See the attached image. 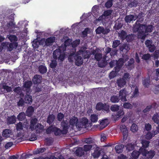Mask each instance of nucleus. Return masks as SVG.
<instances>
[{
  "label": "nucleus",
  "instance_id": "f257e3e1",
  "mask_svg": "<svg viewBox=\"0 0 159 159\" xmlns=\"http://www.w3.org/2000/svg\"><path fill=\"white\" fill-rule=\"evenodd\" d=\"M88 122L87 118H84L82 119L79 121L78 119L75 116L72 117L69 120V125L73 129L75 126L78 129L83 127H85Z\"/></svg>",
  "mask_w": 159,
  "mask_h": 159
},
{
  "label": "nucleus",
  "instance_id": "f03ea898",
  "mask_svg": "<svg viewBox=\"0 0 159 159\" xmlns=\"http://www.w3.org/2000/svg\"><path fill=\"white\" fill-rule=\"evenodd\" d=\"M66 50V47L61 46L54 50L53 53V58L55 60L58 58L61 61H63L65 57L64 52Z\"/></svg>",
  "mask_w": 159,
  "mask_h": 159
},
{
  "label": "nucleus",
  "instance_id": "7ed1b4c3",
  "mask_svg": "<svg viewBox=\"0 0 159 159\" xmlns=\"http://www.w3.org/2000/svg\"><path fill=\"white\" fill-rule=\"evenodd\" d=\"M124 63V60L123 58H120L117 61L113 60L111 61L109 64L110 67L112 68L115 65L116 66L114 70L116 72H119L122 67Z\"/></svg>",
  "mask_w": 159,
  "mask_h": 159
},
{
  "label": "nucleus",
  "instance_id": "20e7f679",
  "mask_svg": "<svg viewBox=\"0 0 159 159\" xmlns=\"http://www.w3.org/2000/svg\"><path fill=\"white\" fill-rule=\"evenodd\" d=\"M46 132L47 134H49L53 132L56 136L60 135L61 134H63L62 130L53 125H51L48 127L46 129Z\"/></svg>",
  "mask_w": 159,
  "mask_h": 159
},
{
  "label": "nucleus",
  "instance_id": "39448f33",
  "mask_svg": "<svg viewBox=\"0 0 159 159\" xmlns=\"http://www.w3.org/2000/svg\"><path fill=\"white\" fill-rule=\"evenodd\" d=\"M61 126L62 128V131L63 134H66L67 133L68 129L69 128L68 123L66 122V121H62L61 123Z\"/></svg>",
  "mask_w": 159,
  "mask_h": 159
},
{
  "label": "nucleus",
  "instance_id": "423d86ee",
  "mask_svg": "<svg viewBox=\"0 0 159 159\" xmlns=\"http://www.w3.org/2000/svg\"><path fill=\"white\" fill-rule=\"evenodd\" d=\"M109 29H104L103 27L101 26L98 27L95 30L96 34H107L109 32Z\"/></svg>",
  "mask_w": 159,
  "mask_h": 159
},
{
  "label": "nucleus",
  "instance_id": "0eeeda50",
  "mask_svg": "<svg viewBox=\"0 0 159 159\" xmlns=\"http://www.w3.org/2000/svg\"><path fill=\"white\" fill-rule=\"evenodd\" d=\"M126 91L125 89L121 90L119 93V97H120L121 100L123 101H126L127 100L126 98Z\"/></svg>",
  "mask_w": 159,
  "mask_h": 159
},
{
  "label": "nucleus",
  "instance_id": "6e6552de",
  "mask_svg": "<svg viewBox=\"0 0 159 159\" xmlns=\"http://www.w3.org/2000/svg\"><path fill=\"white\" fill-rule=\"evenodd\" d=\"M95 148L94 150V152L91 155L94 158H98L101 154V151L100 150V148L98 147L96 145H95L94 148Z\"/></svg>",
  "mask_w": 159,
  "mask_h": 159
},
{
  "label": "nucleus",
  "instance_id": "1a4fd4ad",
  "mask_svg": "<svg viewBox=\"0 0 159 159\" xmlns=\"http://www.w3.org/2000/svg\"><path fill=\"white\" fill-rule=\"evenodd\" d=\"M42 77L39 75H35L32 79V81L34 84H39L41 83Z\"/></svg>",
  "mask_w": 159,
  "mask_h": 159
},
{
  "label": "nucleus",
  "instance_id": "9d476101",
  "mask_svg": "<svg viewBox=\"0 0 159 159\" xmlns=\"http://www.w3.org/2000/svg\"><path fill=\"white\" fill-rule=\"evenodd\" d=\"M38 121L36 118H33L31 119L29 127V129L31 131H33L35 129L34 126L37 124Z\"/></svg>",
  "mask_w": 159,
  "mask_h": 159
},
{
  "label": "nucleus",
  "instance_id": "9b49d317",
  "mask_svg": "<svg viewBox=\"0 0 159 159\" xmlns=\"http://www.w3.org/2000/svg\"><path fill=\"white\" fill-rule=\"evenodd\" d=\"M12 133L11 130L9 129H6L3 130L2 135L3 137L6 138L10 137L12 135Z\"/></svg>",
  "mask_w": 159,
  "mask_h": 159
},
{
  "label": "nucleus",
  "instance_id": "f8f14e48",
  "mask_svg": "<svg viewBox=\"0 0 159 159\" xmlns=\"http://www.w3.org/2000/svg\"><path fill=\"white\" fill-rule=\"evenodd\" d=\"M16 120V117L13 115L8 117L7 120V124L8 125L15 123Z\"/></svg>",
  "mask_w": 159,
  "mask_h": 159
},
{
  "label": "nucleus",
  "instance_id": "ddd939ff",
  "mask_svg": "<svg viewBox=\"0 0 159 159\" xmlns=\"http://www.w3.org/2000/svg\"><path fill=\"white\" fill-rule=\"evenodd\" d=\"M55 40V37H50L47 39L45 41V45L49 46L52 45Z\"/></svg>",
  "mask_w": 159,
  "mask_h": 159
},
{
  "label": "nucleus",
  "instance_id": "4468645a",
  "mask_svg": "<svg viewBox=\"0 0 159 159\" xmlns=\"http://www.w3.org/2000/svg\"><path fill=\"white\" fill-rule=\"evenodd\" d=\"M136 19L135 16L131 14L126 15L125 18V21L127 23H130L133 20H135Z\"/></svg>",
  "mask_w": 159,
  "mask_h": 159
},
{
  "label": "nucleus",
  "instance_id": "2eb2a0df",
  "mask_svg": "<svg viewBox=\"0 0 159 159\" xmlns=\"http://www.w3.org/2000/svg\"><path fill=\"white\" fill-rule=\"evenodd\" d=\"M76 155L78 157H81L84 154V151L83 148L79 147L76 149L75 152Z\"/></svg>",
  "mask_w": 159,
  "mask_h": 159
},
{
  "label": "nucleus",
  "instance_id": "dca6fc26",
  "mask_svg": "<svg viewBox=\"0 0 159 159\" xmlns=\"http://www.w3.org/2000/svg\"><path fill=\"white\" fill-rule=\"evenodd\" d=\"M24 101L25 103L31 104L32 102V96L29 94H26L24 98Z\"/></svg>",
  "mask_w": 159,
  "mask_h": 159
},
{
  "label": "nucleus",
  "instance_id": "f3484780",
  "mask_svg": "<svg viewBox=\"0 0 159 159\" xmlns=\"http://www.w3.org/2000/svg\"><path fill=\"white\" fill-rule=\"evenodd\" d=\"M108 124V120L107 119L102 120L100 122V127L102 130L106 127Z\"/></svg>",
  "mask_w": 159,
  "mask_h": 159
},
{
  "label": "nucleus",
  "instance_id": "a211bd4d",
  "mask_svg": "<svg viewBox=\"0 0 159 159\" xmlns=\"http://www.w3.org/2000/svg\"><path fill=\"white\" fill-rule=\"evenodd\" d=\"M84 142L87 144L94 145L95 146V142L94 139L92 138H88L84 139Z\"/></svg>",
  "mask_w": 159,
  "mask_h": 159
},
{
  "label": "nucleus",
  "instance_id": "6ab92c4d",
  "mask_svg": "<svg viewBox=\"0 0 159 159\" xmlns=\"http://www.w3.org/2000/svg\"><path fill=\"white\" fill-rule=\"evenodd\" d=\"M55 118V116L54 115L49 114L48 116L47 122L49 125H51L54 121Z\"/></svg>",
  "mask_w": 159,
  "mask_h": 159
},
{
  "label": "nucleus",
  "instance_id": "aec40b11",
  "mask_svg": "<svg viewBox=\"0 0 159 159\" xmlns=\"http://www.w3.org/2000/svg\"><path fill=\"white\" fill-rule=\"evenodd\" d=\"M117 84L118 86L120 88L124 87L126 84V80L125 79L120 78L117 80Z\"/></svg>",
  "mask_w": 159,
  "mask_h": 159
},
{
  "label": "nucleus",
  "instance_id": "412c9836",
  "mask_svg": "<svg viewBox=\"0 0 159 159\" xmlns=\"http://www.w3.org/2000/svg\"><path fill=\"white\" fill-rule=\"evenodd\" d=\"M34 111V108L32 106H30L28 107L26 111L27 116L29 117L31 116Z\"/></svg>",
  "mask_w": 159,
  "mask_h": 159
},
{
  "label": "nucleus",
  "instance_id": "4be33fe9",
  "mask_svg": "<svg viewBox=\"0 0 159 159\" xmlns=\"http://www.w3.org/2000/svg\"><path fill=\"white\" fill-rule=\"evenodd\" d=\"M80 52H82V56L83 57L84 59H88L90 57V52L89 51L81 50Z\"/></svg>",
  "mask_w": 159,
  "mask_h": 159
},
{
  "label": "nucleus",
  "instance_id": "5701e85b",
  "mask_svg": "<svg viewBox=\"0 0 159 159\" xmlns=\"http://www.w3.org/2000/svg\"><path fill=\"white\" fill-rule=\"evenodd\" d=\"M155 152L154 150H151L149 151H148V152H147L146 153L147 154L146 155V156H145V157H146L149 159V158L152 159L155 155Z\"/></svg>",
  "mask_w": 159,
  "mask_h": 159
},
{
  "label": "nucleus",
  "instance_id": "b1692460",
  "mask_svg": "<svg viewBox=\"0 0 159 159\" xmlns=\"http://www.w3.org/2000/svg\"><path fill=\"white\" fill-rule=\"evenodd\" d=\"M145 33V32L143 31H139L138 32V38L142 40H144L146 36Z\"/></svg>",
  "mask_w": 159,
  "mask_h": 159
},
{
  "label": "nucleus",
  "instance_id": "393cba45",
  "mask_svg": "<svg viewBox=\"0 0 159 159\" xmlns=\"http://www.w3.org/2000/svg\"><path fill=\"white\" fill-rule=\"evenodd\" d=\"M38 69L39 72L42 74L46 73L47 71V67L43 65L39 66Z\"/></svg>",
  "mask_w": 159,
  "mask_h": 159
},
{
  "label": "nucleus",
  "instance_id": "a878e982",
  "mask_svg": "<svg viewBox=\"0 0 159 159\" xmlns=\"http://www.w3.org/2000/svg\"><path fill=\"white\" fill-rule=\"evenodd\" d=\"M139 155L138 151L134 150L131 154V158L129 159H137Z\"/></svg>",
  "mask_w": 159,
  "mask_h": 159
},
{
  "label": "nucleus",
  "instance_id": "bb28decb",
  "mask_svg": "<svg viewBox=\"0 0 159 159\" xmlns=\"http://www.w3.org/2000/svg\"><path fill=\"white\" fill-rule=\"evenodd\" d=\"M124 148V145L120 144L116 145L115 147V149L116 153H120L122 152L123 148Z\"/></svg>",
  "mask_w": 159,
  "mask_h": 159
},
{
  "label": "nucleus",
  "instance_id": "cd10ccee",
  "mask_svg": "<svg viewBox=\"0 0 159 159\" xmlns=\"http://www.w3.org/2000/svg\"><path fill=\"white\" fill-rule=\"evenodd\" d=\"M76 64L78 66L82 65L83 62V60L80 56H78L75 60Z\"/></svg>",
  "mask_w": 159,
  "mask_h": 159
},
{
  "label": "nucleus",
  "instance_id": "c85d7f7f",
  "mask_svg": "<svg viewBox=\"0 0 159 159\" xmlns=\"http://www.w3.org/2000/svg\"><path fill=\"white\" fill-rule=\"evenodd\" d=\"M119 36L122 41L124 40L126 38L127 34L124 30H122L120 33H118Z\"/></svg>",
  "mask_w": 159,
  "mask_h": 159
},
{
  "label": "nucleus",
  "instance_id": "c756f323",
  "mask_svg": "<svg viewBox=\"0 0 159 159\" xmlns=\"http://www.w3.org/2000/svg\"><path fill=\"white\" fill-rule=\"evenodd\" d=\"M143 26L144 27L145 29V32L148 33L151 32L153 30V27L151 25H143Z\"/></svg>",
  "mask_w": 159,
  "mask_h": 159
},
{
  "label": "nucleus",
  "instance_id": "7c9ffc66",
  "mask_svg": "<svg viewBox=\"0 0 159 159\" xmlns=\"http://www.w3.org/2000/svg\"><path fill=\"white\" fill-rule=\"evenodd\" d=\"M93 147L94 148L95 146L93 145L90 144L84 145L83 146V149L84 152H87L90 151Z\"/></svg>",
  "mask_w": 159,
  "mask_h": 159
},
{
  "label": "nucleus",
  "instance_id": "2f4dec72",
  "mask_svg": "<svg viewBox=\"0 0 159 159\" xmlns=\"http://www.w3.org/2000/svg\"><path fill=\"white\" fill-rule=\"evenodd\" d=\"M35 129H36V132L37 133H40V131H43L44 129V126L40 123H38L35 127Z\"/></svg>",
  "mask_w": 159,
  "mask_h": 159
},
{
  "label": "nucleus",
  "instance_id": "473e14b6",
  "mask_svg": "<svg viewBox=\"0 0 159 159\" xmlns=\"http://www.w3.org/2000/svg\"><path fill=\"white\" fill-rule=\"evenodd\" d=\"M26 115L24 112H21L19 113L17 116V118L20 121H22L25 118Z\"/></svg>",
  "mask_w": 159,
  "mask_h": 159
},
{
  "label": "nucleus",
  "instance_id": "72a5a7b5",
  "mask_svg": "<svg viewBox=\"0 0 159 159\" xmlns=\"http://www.w3.org/2000/svg\"><path fill=\"white\" fill-rule=\"evenodd\" d=\"M124 112L122 109H120L115 114V116L116 118H121L124 115Z\"/></svg>",
  "mask_w": 159,
  "mask_h": 159
},
{
  "label": "nucleus",
  "instance_id": "f704fd0d",
  "mask_svg": "<svg viewBox=\"0 0 159 159\" xmlns=\"http://www.w3.org/2000/svg\"><path fill=\"white\" fill-rule=\"evenodd\" d=\"M90 120L92 122L95 123L98 121V116L96 114H92L90 116Z\"/></svg>",
  "mask_w": 159,
  "mask_h": 159
},
{
  "label": "nucleus",
  "instance_id": "c9c22d12",
  "mask_svg": "<svg viewBox=\"0 0 159 159\" xmlns=\"http://www.w3.org/2000/svg\"><path fill=\"white\" fill-rule=\"evenodd\" d=\"M46 150L45 148H38L36 150L33 152V153L34 155H37L43 152Z\"/></svg>",
  "mask_w": 159,
  "mask_h": 159
},
{
  "label": "nucleus",
  "instance_id": "e433bc0d",
  "mask_svg": "<svg viewBox=\"0 0 159 159\" xmlns=\"http://www.w3.org/2000/svg\"><path fill=\"white\" fill-rule=\"evenodd\" d=\"M110 100L112 102L116 103L119 102L120 99L117 96L113 95L111 97Z\"/></svg>",
  "mask_w": 159,
  "mask_h": 159
},
{
  "label": "nucleus",
  "instance_id": "4c0bfd02",
  "mask_svg": "<svg viewBox=\"0 0 159 159\" xmlns=\"http://www.w3.org/2000/svg\"><path fill=\"white\" fill-rule=\"evenodd\" d=\"M150 83V79L149 77L145 79L143 81V84L145 87H148Z\"/></svg>",
  "mask_w": 159,
  "mask_h": 159
},
{
  "label": "nucleus",
  "instance_id": "58836bf2",
  "mask_svg": "<svg viewBox=\"0 0 159 159\" xmlns=\"http://www.w3.org/2000/svg\"><path fill=\"white\" fill-rule=\"evenodd\" d=\"M119 49L121 51H123L124 49L128 51L129 50L130 48L129 45L127 44H124L122 46H120Z\"/></svg>",
  "mask_w": 159,
  "mask_h": 159
},
{
  "label": "nucleus",
  "instance_id": "ea45409f",
  "mask_svg": "<svg viewBox=\"0 0 159 159\" xmlns=\"http://www.w3.org/2000/svg\"><path fill=\"white\" fill-rule=\"evenodd\" d=\"M32 84V82L31 81L27 80L24 83L23 86L24 88L29 89L30 88Z\"/></svg>",
  "mask_w": 159,
  "mask_h": 159
},
{
  "label": "nucleus",
  "instance_id": "a19ab883",
  "mask_svg": "<svg viewBox=\"0 0 159 159\" xmlns=\"http://www.w3.org/2000/svg\"><path fill=\"white\" fill-rule=\"evenodd\" d=\"M150 142L146 140L143 139L142 140V147L144 148H147L149 146V144Z\"/></svg>",
  "mask_w": 159,
  "mask_h": 159
},
{
  "label": "nucleus",
  "instance_id": "79ce46f5",
  "mask_svg": "<svg viewBox=\"0 0 159 159\" xmlns=\"http://www.w3.org/2000/svg\"><path fill=\"white\" fill-rule=\"evenodd\" d=\"M126 149L128 151L133 150L134 148V144L132 143H129L127 144L126 146Z\"/></svg>",
  "mask_w": 159,
  "mask_h": 159
},
{
  "label": "nucleus",
  "instance_id": "37998d69",
  "mask_svg": "<svg viewBox=\"0 0 159 159\" xmlns=\"http://www.w3.org/2000/svg\"><path fill=\"white\" fill-rule=\"evenodd\" d=\"M56 60H52L51 61V62L50 63L49 65V66L51 68L54 69L56 67L57 62Z\"/></svg>",
  "mask_w": 159,
  "mask_h": 159
},
{
  "label": "nucleus",
  "instance_id": "c03bdc74",
  "mask_svg": "<svg viewBox=\"0 0 159 159\" xmlns=\"http://www.w3.org/2000/svg\"><path fill=\"white\" fill-rule=\"evenodd\" d=\"M146 148H144L143 147L141 148L139 151V155L141 154L143 156H145L146 155V153L147 152H148V150L146 149Z\"/></svg>",
  "mask_w": 159,
  "mask_h": 159
},
{
  "label": "nucleus",
  "instance_id": "a18cd8bd",
  "mask_svg": "<svg viewBox=\"0 0 159 159\" xmlns=\"http://www.w3.org/2000/svg\"><path fill=\"white\" fill-rule=\"evenodd\" d=\"M104 104L101 102H98L96 106V109L97 111H100L103 109Z\"/></svg>",
  "mask_w": 159,
  "mask_h": 159
},
{
  "label": "nucleus",
  "instance_id": "49530a36",
  "mask_svg": "<svg viewBox=\"0 0 159 159\" xmlns=\"http://www.w3.org/2000/svg\"><path fill=\"white\" fill-rule=\"evenodd\" d=\"M7 26L8 28H11L15 29L16 28L15 23L13 21H10L7 23Z\"/></svg>",
  "mask_w": 159,
  "mask_h": 159
},
{
  "label": "nucleus",
  "instance_id": "de8ad7c7",
  "mask_svg": "<svg viewBox=\"0 0 159 159\" xmlns=\"http://www.w3.org/2000/svg\"><path fill=\"white\" fill-rule=\"evenodd\" d=\"M120 44V41L119 40H114L112 43V47L113 48H116L119 46Z\"/></svg>",
  "mask_w": 159,
  "mask_h": 159
},
{
  "label": "nucleus",
  "instance_id": "09e8293b",
  "mask_svg": "<svg viewBox=\"0 0 159 159\" xmlns=\"http://www.w3.org/2000/svg\"><path fill=\"white\" fill-rule=\"evenodd\" d=\"M64 116H65L63 113L59 112L57 114V120L59 121H61L64 119Z\"/></svg>",
  "mask_w": 159,
  "mask_h": 159
},
{
  "label": "nucleus",
  "instance_id": "8fccbe9b",
  "mask_svg": "<svg viewBox=\"0 0 159 159\" xmlns=\"http://www.w3.org/2000/svg\"><path fill=\"white\" fill-rule=\"evenodd\" d=\"M119 106L117 104L112 105L110 108L111 110L112 111H117L119 110Z\"/></svg>",
  "mask_w": 159,
  "mask_h": 159
},
{
  "label": "nucleus",
  "instance_id": "3c124183",
  "mask_svg": "<svg viewBox=\"0 0 159 159\" xmlns=\"http://www.w3.org/2000/svg\"><path fill=\"white\" fill-rule=\"evenodd\" d=\"M16 129L17 131H20L23 129V126L22 123L21 122H19L16 125Z\"/></svg>",
  "mask_w": 159,
  "mask_h": 159
},
{
  "label": "nucleus",
  "instance_id": "603ef678",
  "mask_svg": "<svg viewBox=\"0 0 159 159\" xmlns=\"http://www.w3.org/2000/svg\"><path fill=\"white\" fill-rule=\"evenodd\" d=\"M111 48L109 47H107V48H106L105 49V51L104 52L105 54L103 57V59H106V58L107 57V55L108 53H110V52L111 51Z\"/></svg>",
  "mask_w": 159,
  "mask_h": 159
},
{
  "label": "nucleus",
  "instance_id": "864d4df0",
  "mask_svg": "<svg viewBox=\"0 0 159 159\" xmlns=\"http://www.w3.org/2000/svg\"><path fill=\"white\" fill-rule=\"evenodd\" d=\"M109 107L108 105H107L106 103H104L103 109L102 110L104 112H106L107 113H108L110 111Z\"/></svg>",
  "mask_w": 159,
  "mask_h": 159
},
{
  "label": "nucleus",
  "instance_id": "5fc2aeb1",
  "mask_svg": "<svg viewBox=\"0 0 159 159\" xmlns=\"http://www.w3.org/2000/svg\"><path fill=\"white\" fill-rule=\"evenodd\" d=\"M135 18H136L139 19V20L140 21H142L143 20V13L141 12L139 13L138 16H135Z\"/></svg>",
  "mask_w": 159,
  "mask_h": 159
},
{
  "label": "nucleus",
  "instance_id": "6e6d98bb",
  "mask_svg": "<svg viewBox=\"0 0 159 159\" xmlns=\"http://www.w3.org/2000/svg\"><path fill=\"white\" fill-rule=\"evenodd\" d=\"M120 129L122 134L123 133H128V130L125 125H121L120 126Z\"/></svg>",
  "mask_w": 159,
  "mask_h": 159
},
{
  "label": "nucleus",
  "instance_id": "4d7b16f0",
  "mask_svg": "<svg viewBox=\"0 0 159 159\" xmlns=\"http://www.w3.org/2000/svg\"><path fill=\"white\" fill-rule=\"evenodd\" d=\"M139 94L138 88L137 86H136L132 94V97L134 98L137 97Z\"/></svg>",
  "mask_w": 159,
  "mask_h": 159
},
{
  "label": "nucleus",
  "instance_id": "13d9d810",
  "mask_svg": "<svg viewBox=\"0 0 159 159\" xmlns=\"http://www.w3.org/2000/svg\"><path fill=\"white\" fill-rule=\"evenodd\" d=\"M131 130L133 132H136L138 130L137 125L135 124H133L130 128Z\"/></svg>",
  "mask_w": 159,
  "mask_h": 159
},
{
  "label": "nucleus",
  "instance_id": "bf43d9fd",
  "mask_svg": "<svg viewBox=\"0 0 159 159\" xmlns=\"http://www.w3.org/2000/svg\"><path fill=\"white\" fill-rule=\"evenodd\" d=\"M102 53H96L94 55L95 59L98 61H99L102 58Z\"/></svg>",
  "mask_w": 159,
  "mask_h": 159
},
{
  "label": "nucleus",
  "instance_id": "052dcab7",
  "mask_svg": "<svg viewBox=\"0 0 159 159\" xmlns=\"http://www.w3.org/2000/svg\"><path fill=\"white\" fill-rule=\"evenodd\" d=\"M152 120L155 123L157 124H159V117L157 114H154L152 116Z\"/></svg>",
  "mask_w": 159,
  "mask_h": 159
},
{
  "label": "nucleus",
  "instance_id": "680f3d73",
  "mask_svg": "<svg viewBox=\"0 0 159 159\" xmlns=\"http://www.w3.org/2000/svg\"><path fill=\"white\" fill-rule=\"evenodd\" d=\"M151 57L150 54L148 53L143 55V56H142L141 58L144 60H149Z\"/></svg>",
  "mask_w": 159,
  "mask_h": 159
},
{
  "label": "nucleus",
  "instance_id": "e2e57ef3",
  "mask_svg": "<svg viewBox=\"0 0 159 159\" xmlns=\"http://www.w3.org/2000/svg\"><path fill=\"white\" fill-rule=\"evenodd\" d=\"M153 136V134L151 131H148L145 136L146 138L148 140H150Z\"/></svg>",
  "mask_w": 159,
  "mask_h": 159
},
{
  "label": "nucleus",
  "instance_id": "0e129e2a",
  "mask_svg": "<svg viewBox=\"0 0 159 159\" xmlns=\"http://www.w3.org/2000/svg\"><path fill=\"white\" fill-rule=\"evenodd\" d=\"M39 42L36 39L34 40L32 43V46L34 48H38L39 47Z\"/></svg>",
  "mask_w": 159,
  "mask_h": 159
},
{
  "label": "nucleus",
  "instance_id": "69168bd1",
  "mask_svg": "<svg viewBox=\"0 0 159 159\" xmlns=\"http://www.w3.org/2000/svg\"><path fill=\"white\" fill-rule=\"evenodd\" d=\"M8 39L11 42L16 41L17 40V37L14 35H10L8 37Z\"/></svg>",
  "mask_w": 159,
  "mask_h": 159
},
{
  "label": "nucleus",
  "instance_id": "338daca9",
  "mask_svg": "<svg viewBox=\"0 0 159 159\" xmlns=\"http://www.w3.org/2000/svg\"><path fill=\"white\" fill-rule=\"evenodd\" d=\"M123 107L125 108L129 109H131L133 107V106L132 104L128 102L124 103L123 104Z\"/></svg>",
  "mask_w": 159,
  "mask_h": 159
},
{
  "label": "nucleus",
  "instance_id": "774afa93",
  "mask_svg": "<svg viewBox=\"0 0 159 159\" xmlns=\"http://www.w3.org/2000/svg\"><path fill=\"white\" fill-rule=\"evenodd\" d=\"M125 39L127 42H131L133 40V37L132 34H129L127 35L126 38Z\"/></svg>",
  "mask_w": 159,
  "mask_h": 159
}]
</instances>
